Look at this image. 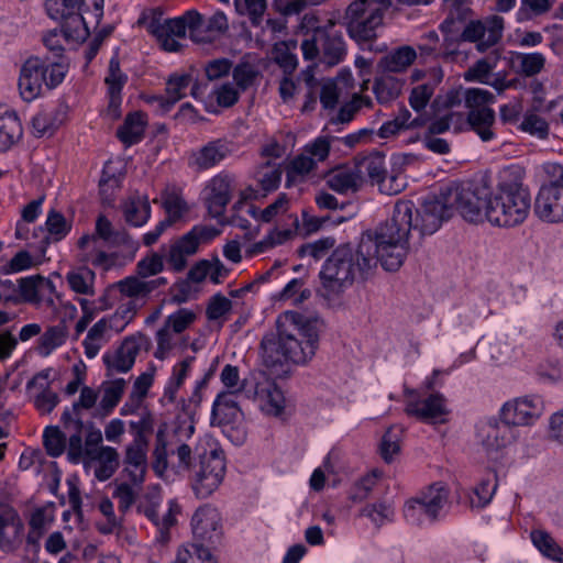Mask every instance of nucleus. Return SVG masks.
<instances>
[{"label": "nucleus", "instance_id": "obj_55", "mask_svg": "<svg viewBox=\"0 0 563 563\" xmlns=\"http://www.w3.org/2000/svg\"><path fill=\"white\" fill-rule=\"evenodd\" d=\"M272 58L283 69L285 75H291L298 66L297 56L290 51L286 42H279L274 45Z\"/></svg>", "mask_w": 563, "mask_h": 563}, {"label": "nucleus", "instance_id": "obj_14", "mask_svg": "<svg viewBox=\"0 0 563 563\" xmlns=\"http://www.w3.org/2000/svg\"><path fill=\"white\" fill-rule=\"evenodd\" d=\"M560 170V179L541 186L534 199L533 212L544 223H563V167Z\"/></svg>", "mask_w": 563, "mask_h": 563}, {"label": "nucleus", "instance_id": "obj_44", "mask_svg": "<svg viewBox=\"0 0 563 563\" xmlns=\"http://www.w3.org/2000/svg\"><path fill=\"white\" fill-rule=\"evenodd\" d=\"M402 82L394 76L386 75L376 79L373 86L374 93L379 103L395 100L401 91Z\"/></svg>", "mask_w": 563, "mask_h": 563}, {"label": "nucleus", "instance_id": "obj_31", "mask_svg": "<svg viewBox=\"0 0 563 563\" xmlns=\"http://www.w3.org/2000/svg\"><path fill=\"white\" fill-rule=\"evenodd\" d=\"M467 125L474 131L483 142H489L495 137V111L493 109H482L468 111L466 115Z\"/></svg>", "mask_w": 563, "mask_h": 563}, {"label": "nucleus", "instance_id": "obj_10", "mask_svg": "<svg viewBox=\"0 0 563 563\" xmlns=\"http://www.w3.org/2000/svg\"><path fill=\"white\" fill-rule=\"evenodd\" d=\"M104 0H46L45 8L54 20H68L81 23L85 31L96 29L103 16Z\"/></svg>", "mask_w": 563, "mask_h": 563}, {"label": "nucleus", "instance_id": "obj_40", "mask_svg": "<svg viewBox=\"0 0 563 563\" xmlns=\"http://www.w3.org/2000/svg\"><path fill=\"white\" fill-rule=\"evenodd\" d=\"M416 51L410 46H401L386 55L380 60V66L388 73H401L407 69L416 59Z\"/></svg>", "mask_w": 563, "mask_h": 563}, {"label": "nucleus", "instance_id": "obj_24", "mask_svg": "<svg viewBox=\"0 0 563 563\" xmlns=\"http://www.w3.org/2000/svg\"><path fill=\"white\" fill-rule=\"evenodd\" d=\"M229 154L230 146L227 141L213 140L191 151L188 156V165L198 172L207 170L221 163Z\"/></svg>", "mask_w": 563, "mask_h": 563}, {"label": "nucleus", "instance_id": "obj_62", "mask_svg": "<svg viewBox=\"0 0 563 563\" xmlns=\"http://www.w3.org/2000/svg\"><path fill=\"white\" fill-rule=\"evenodd\" d=\"M164 208L167 213L165 220H169L170 224L180 220L189 211V206L185 199L175 192L167 195L164 200Z\"/></svg>", "mask_w": 563, "mask_h": 563}, {"label": "nucleus", "instance_id": "obj_15", "mask_svg": "<svg viewBox=\"0 0 563 563\" xmlns=\"http://www.w3.org/2000/svg\"><path fill=\"white\" fill-rule=\"evenodd\" d=\"M225 473V461L221 453L211 450L200 455L198 470L195 473L192 488L199 498L209 497L222 483Z\"/></svg>", "mask_w": 563, "mask_h": 563}, {"label": "nucleus", "instance_id": "obj_9", "mask_svg": "<svg viewBox=\"0 0 563 563\" xmlns=\"http://www.w3.org/2000/svg\"><path fill=\"white\" fill-rule=\"evenodd\" d=\"M333 23L328 26L316 27L311 35L301 43V51L306 59H319L328 66H335L341 63L346 54L343 35L332 29Z\"/></svg>", "mask_w": 563, "mask_h": 563}, {"label": "nucleus", "instance_id": "obj_32", "mask_svg": "<svg viewBox=\"0 0 563 563\" xmlns=\"http://www.w3.org/2000/svg\"><path fill=\"white\" fill-rule=\"evenodd\" d=\"M126 81L128 76L121 70L118 57H112L109 62L108 74L104 78L110 99L109 106L111 108H118L121 104V91Z\"/></svg>", "mask_w": 563, "mask_h": 563}, {"label": "nucleus", "instance_id": "obj_2", "mask_svg": "<svg viewBox=\"0 0 563 563\" xmlns=\"http://www.w3.org/2000/svg\"><path fill=\"white\" fill-rule=\"evenodd\" d=\"M277 339L263 340V360L273 367L283 361L306 364L318 349L319 327L317 320H309L295 311H285L277 320Z\"/></svg>", "mask_w": 563, "mask_h": 563}, {"label": "nucleus", "instance_id": "obj_39", "mask_svg": "<svg viewBox=\"0 0 563 563\" xmlns=\"http://www.w3.org/2000/svg\"><path fill=\"white\" fill-rule=\"evenodd\" d=\"M99 236L95 234H86L78 240V247L84 251L81 261L90 262L92 265L101 266L108 262V255L103 251Z\"/></svg>", "mask_w": 563, "mask_h": 563}, {"label": "nucleus", "instance_id": "obj_26", "mask_svg": "<svg viewBox=\"0 0 563 563\" xmlns=\"http://www.w3.org/2000/svg\"><path fill=\"white\" fill-rule=\"evenodd\" d=\"M64 428L69 432L67 456L73 463H78L84 457V444L81 433L86 426L81 419L80 412H73V409H66L62 415Z\"/></svg>", "mask_w": 563, "mask_h": 563}, {"label": "nucleus", "instance_id": "obj_52", "mask_svg": "<svg viewBox=\"0 0 563 563\" xmlns=\"http://www.w3.org/2000/svg\"><path fill=\"white\" fill-rule=\"evenodd\" d=\"M466 0H444L448 10L445 20L440 24L442 32L450 33L454 31L456 22H462L470 12L465 4Z\"/></svg>", "mask_w": 563, "mask_h": 563}, {"label": "nucleus", "instance_id": "obj_47", "mask_svg": "<svg viewBox=\"0 0 563 563\" xmlns=\"http://www.w3.org/2000/svg\"><path fill=\"white\" fill-rule=\"evenodd\" d=\"M174 563H218L208 547L191 543L181 547Z\"/></svg>", "mask_w": 563, "mask_h": 563}, {"label": "nucleus", "instance_id": "obj_57", "mask_svg": "<svg viewBox=\"0 0 563 563\" xmlns=\"http://www.w3.org/2000/svg\"><path fill=\"white\" fill-rule=\"evenodd\" d=\"M153 283H146V280L137 277H128L118 283V288L122 295H125L130 299L146 297L153 291Z\"/></svg>", "mask_w": 563, "mask_h": 563}, {"label": "nucleus", "instance_id": "obj_37", "mask_svg": "<svg viewBox=\"0 0 563 563\" xmlns=\"http://www.w3.org/2000/svg\"><path fill=\"white\" fill-rule=\"evenodd\" d=\"M125 221L133 227H142L151 214V206L147 197L133 196L123 205Z\"/></svg>", "mask_w": 563, "mask_h": 563}, {"label": "nucleus", "instance_id": "obj_20", "mask_svg": "<svg viewBox=\"0 0 563 563\" xmlns=\"http://www.w3.org/2000/svg\"><path fill=\"white\" fill-rule=\"evenodd\" d=\"M408 399L406 401L405 412L422 421H438L448 413L444 397L437 393L424 399H418L415 390H406Z\"/></svg>", "mask_w": 563, "mask_h": 563}, {"label": "nucleus", "instance_id": "obj_63", "mask_svg": "<svg viewBox=\"0 0 563 563\" xmlns=\"http://www.w3.org/2000/svg\"><path fill=\"white\" fill-rule=\"evenodd\" d=\"M317 162L306 152L295 157L287 169V186L296 176H305L316 167Z\"/></svg>", "mask_w": 563, "mask_h": 563}, {"label": "nucleus", "instance_id": "obj_46", "mask_svg": "<svg viewBox=\"0 0 563 563\" xmlns=\"http://www.w3.org/2000/svg\"><path fill=\"white\" fill-rule=\"evenodd\" d=\"M45 287L52 290L54 285L41 275L23 277L18 280L20 296L29 302L37 301V292Z\"/></svg>", "mask_w": 563, "mask_h": 563}, {"label": "nucleus", "instance_id": "obj_58", "mask_svg": "<svg viewBox=\"0 0 563 563\" xmlns=\"http://www.w3.org/2000/svg\"><path fill=\"white\" fill-rule=\"evenodd\" d=\"M232 76L239 89L245 91L255 84L260 70L251 63H240L233 68Z\"/></svg>", "mask_w": 563, "mask_h": 563}, {"label": "nucleus", "instance_id": "obj_45", "mask_svg": "<svg viewBox=\"0 0 563 563\" xmlns=\"http://www.w3.org/2000/svg\"><path fill=\"white\" fill-rule=\"evenodd\" d=\"M60 124L62 120L55 110H43L32 119V133L36 137L52 135Z\"/></svg>", "mask_w": 563, "mask_h": 563}, {"label": "nucleus", "instance_id": "obj_1", "mask_svg": "<svg viewBox=\"0 0 563 563\" xmlns=\"http://www.w3.org/2000/svg\"><path fill=\"white\" fill-rule=\"evenodd\" d=\"M411 210L410 202L395 203L390 218L364 232L356 247L342 244L334 249L319 273L318 292L327 300L339 298L356 277H366L378 262L386 271H398L409 252Z\"/></svg>", "mask_w": 563, "mask_h": 563}, {"label": "nucleus", "instance_id": "obj_30", "mask_svg": "<svg viewBox=\"0 0 563 563\" xmlns=\"http://www.w3.org/2000/svg\"><path fill=\"white\" fill-rule=\"evenodd\" d=\"M125 388V380L117 378L113 380L104 382L101 385L102 397L96 410L95 417L104 418L112 412V410L120 402Z\"/></svg>", "mask_w": 563, "mask_h": 563}, {"label": "nucleus", "instance_id": "obj_22", "mask_svg": "<svg viewBox=\"0 0 563 563\" xmlns=\"http://www.w3.org/2000/svg\"><path fill=\"white\" fill-rule=\"evenodd\" d=\"M141 346L136 338H126L120 346L103 354L102 360L107 368V376L128 373L134 365Z\"/></svg>", "mask_w": 563, "mask_h": 563}, {"label": "nucleus", "instance_id": "obj_23", "mask_svg": "<svg viewBox=\"0 0 563 563\" xmlns=\"http://www.w3.org/2000/svg\"><path fill=\"white\" fill-rule=\"evenodd\" d=\"M476 438L485 451L490 454L506 448L512 439L510 424L504 420L487 419L476 427Z\"/></svg>", "mask_w": 563, "mask_h": 563}, {"label": "nucleus", "instance_id": "obj_61", "mask_svg": "<svg viewBox=\"0 0 563 563\" xmlns=\"http://www.w3.org/2000/svg\"><path fill=\"white\" fill-rule=\"evenodd\" d=\"M411 118L410 111L401 107L397 113V115L387 122H385L378 130V135L382 139H388L393 135L398 134L400 131L406 130L408 125V120Z\"/></svg>", "mask_w": 563, "mask_h": 563}, {"label": "nucleus", "instance_id": "obj_6", "mask_svg": "<svg viewBox=\"0 0 563 563\" xmlns=\"http://www.w3.org/2000/svg\"><path fill=\"white\" fill-rule=\"evenodd\" d=\"M391 7V0H355L345 10L350 36L358 42L372 41L383 24L384 15Z\"/></svg>", "mask_w": 563, "mask_h": 563}, {"label": "nucleus", "instance_id": "obj_53", "mask_svg": "<svg viewBox=\"0 0 563 563\" xmlns=\"http://www.w3.org/2000/svg\"><path fill=\"white\" fill-rule=\"evenodd\" d=\"M45 225L53 242L63 240L71 230V222L54 209L47 213Z\"/></svg>", "mask_w": 563, "mask_h": 563}, {"label": "nucleus", "instance_id": "obj_25", "mask_svg": "<svg viewBox=\"0 0 563 563\" xmlns=\"http://www.w3.org/2000/svg\"><path fill=\"white\" fill-rule=\"evenodd\" d=\"M23 521L18 511L4 506L0 508V549L4 552L14 551L22 541Z\"/></svg>", "mask_w": 563, "mask_h": 563}, {"label": "nucleus", "instance_id": "obj_17", "mask_svg": "<svg viewBox=\"0 0 563 563\" xmlns=\"http://www.w3.org/2000/svg\"><path fill=\"white\" fill-rule=\"evenodd\" d=\"M543 413V401L539 396H525L507 401L500 409V417L510 426H529Z\"/></svg>", "mask_w": 563, "mask_h": 563}, {"label": "nucleus", "instance_id": "obj_7", "mask_svg": "<svg viewBox=\"0 0 563 563\" xmlns=\"http://www.w3.org/2000/svg\"><path fill=\"white\" fill-rule=\"evenodd\" d=\"M450 490L441 482L433 483L406 501L402 512L407 522L421 526L426 521L435 522L449 505Z\"/></svg>", "mask_w": 563, "mask_h": 563}, {"label": "nucleus", "instance_id": "obj_12", "mask_svg": "<svg viewBox=\"0 0 563 563\" xmlns=\"http://www.w3.org/2000/svg\"><path fill=\"white\" fill-rule=\"evenodd\" d=\"M219 234L220 230L212 225L197 224L169 247H162L163 257L175 272H181L187 265V257L196 254L201 243H207Z\"/></svg>", "mask_w": 563, "mask_h": 563}, {"label": "nucleus", "instance_id": "obj_21", "mask_svg": "<svg viewBox=\"0 0 563 563\" xmlns=\"http://www.w3.org/2000/svg\"><path fill=\"white\" fill-rule=\"evenodd\" d=\"M139 512L143 514L157 528V541L166 543L170 539L169 529L176 523V515L180 509L175 500L168 503V508L162 515L159 514V501L147 500L137 506Z\"/></svg>", "mask_w": 563, "mask_h": 563}, {"label": "nucleus", "instance_id": "obj_33", "mask_svg": "<svg viewBox=\"0 0 563 563\" xmlns=\"http://www.w3.org/2000/svg\"><path fill=\"white\" fill-rule=\"evenodd\" d=\"M325 184L335 192L346 194L349 191H356L360 188L362 177L356 170L339 168L327 176Z\"/></svg>", "mask_w": 563, "mask_h": 563}, {"label": "nucleus", "instance_id": "obj_29", "mask_svg": "<svg viewBox=\"0 0 563 563\" xmlns=\"http://www.w3.org/2000/svg\"><path fill=\"white\" fill-rule=\"evenodd\" d=\"M23 135L21 121L15 111L7 110L0 115V152H7Z\"/></svg>", "mask_w": 563, "mask_h": 563}, {"label": "nucleus", "instance_id": "obj_8", "mask_svg": "<svg viewBox=\"0 0 563 563\" xmlns=\"http://www.w3.org/2000/svg\"><path fill=\"white\" fill-rule=\"evenodd\" d=\"M446 207L452 213L459 211L470 222L488 221V205L492 192L486 187L451 185L443 189Z\"/></svg>", "mask_w": 563, "mask_h": 563}, {"label": "nucleus", "instance_id": "obj_13", "mask_svg": "<svg viewBox=\"0 0 563 563\" xmlns=\"http://www.w3.org/2000/svg\"><path fill=\"white\" fill-rule=\"evenodd\" d=\"M399 202H410L412 205L410 230L417 229L422 235L433 234L443 221L453 216L451 208L446 207L443 189L439 197L426 199L419 211L416 210L413 202L410 200H399L396 203Z\"/></svg>", "mask_w": 563, "mask_h": 563}, {"label": "nucleus", "instance_id": "obj_27", "mask_svg": "<svg viewBox=\"0 0 563 563\" xmlns=\"http://www.w3.org/2000/svg\"><path fill=\"white\" fill-rule=\"evenodd\" d=\"M51 375L49 369H44L33 376L27 382L26 388H38L40 393L34 398V406L41 413H49L59 402L58 395L49 389L48 378Z\"/></svg>", "mask_w": 563, "mask_h": 563}, {"label": "nucleus", "instance_id": "obj_11", "mask_svg": "<svg viewBox=\"0 0 563 563\" xmlns=\"http://www.w3.org/2000/svg\"><path fill=\"white\" fill-rule=\"evenodd\" d=\"M242 390L247 398L258 402L263 412L277 417L285 408V397L277 384L262 371L252 372L242 380Z\"/></svg>", "mask_w": 563, "mask_h": 563}, {"label": "nucleus", "instance_id": "obj_64", "mask_svg": "<svg viewBox=\"0 0 563 563\" xmlns=\"http://www.w3.org/2000/svg\"><path fill=\"white\" fill-rule=\"evenodd\" d=\"M378 479V473L373 471L372 473L362 477L354 484L350 493V499L354 503H360L366 499L376 486Z\"/></svg>", "mask_w": 563, "mask_h": 563}, {"label": "nucleus", "instance_id": "obj_60", "mask_svg": "<svg viewBox=\"0 0 563 563\" xmlns=\"http://www.w3.org/2000/svg\"><path fill=\"white\" fill-rule=\"evenodd\" d=\"M43 441L49 456H59L65 451L66 438L58 427H47L43 434Z\"/></svg>", "mask_w": 563, "mask_h": 563}, {"label": "nucleus", "instance_id": "obj_18", "mask_svg": "<svg viewBox=\"0 0 563 563\" xmlns=\"http://www.w3.org/2000/svg\"><path fill=\"white\" fill-rule=\"evenodd\" d=\"M195 542L207 547L216 544L222 536L221 518L218 510L210 505L199 507L191 518Z\"/></svg>", "mask_w": 563, "mask_h": 563}, {"label": "nucleus", "instance_id": "obj_42", "mask_svg": "<svg viewBox=\"0 0 563 563\" xmlns=\"http://www.w3.org/2000/svg\"><path fill=\"white\" fill-rule=\"evenodd\" d=\"M531 540L534 547L548 559L563 562V550L556 541L544 530H533Z\"/></svg>", "mask_w": 563, "mask_h": 563}, {"label": "nucleus", "instance_id": "obj_56", "mask_svg": "<svg viewBox=\"0 0 563 563\" xmlns=\"http://www.w3.org/2000/svg\"><path fill=\"white\" fill-rule=\"evenodd\" d=\"M463 99L468 111L490 109L488 104L495 102V96L488 90L481 88L465 89Z\"/></svg>", "mask_w": 563, "mask_h": 563}, {"label": "nucleus", "instance_id": "obj_43", "mask_svg": "<svg viewBox=\"0 0 563 563\" xmlns=\"http://www.w3.org/2000/svg\"><path fill=\"white\" fill-rule=\"evenodd\" d=\"M247 214L257 221L265 223L271 222L277 216L284 214L289 209V199L286 194H279L277 199L268 205L264 210H260L256 206L247 208Z\"/></svg>", "mask_w": 563, "mask_h": 563}, {"label": "nucleus", "instance_id": "obj_54", "mask_svg": "<svg viewBox=\"0 0 563 563\" xmlns=\"http://www.w3.org/2000/svg\"><path fill=\"white\" fill-rule=\"evenodd\" d=\"M137 312V305L133 299L121 303L115 312L109 318V329L121 332L134 319Z\"/></svg>", "mask_w": 563, "mask_h": 563}, {"label": "nucleus", "instance_id": "obj_36", "mask_svg": "<svg viewBox=\"0 0 563 563\" xmlns=\"http://www.w3.org/2000/svg\"><path fill=\"white\" fill-rule=\"evenodd\" d=\"M145 121L142 112L129 114L118 129L117 136L126 146L139 143L144 134Z\"/></svg>", "mask_w": 563, "mask_h": 563}, {"label": "nucleus", "instance_id": "obj_35", "mask_svg": "<svg viewBox=\"0 0 563 563\" xmlns=\"http://www.w3.org/2000/svg\"><path fill=\"white\" fill-rule=\"evenodd\" d=\"M547 58L540 52L521 53L512 55V65L516 71L525 77H534L541 74L545 67Z\"/></svg>", "mask_w": 563, "mask_h": 563}, {"label": "nucleus", "instance_id": "obj_34", "mask_svg": "<svg viewBox=\"0 0 563 563\" xmlns=\"http://www.w3.org/2000/svg\"><path fill=\"white\" fill-rule=\"evenodd\" d=\"M191 82L189 75L172 76L166 82V95L155 98L164 111H168L176 102L186 96Z\"/></svg>", "mask_w": 563, "mask_h": 563}, {"label": "nucleus", "instance_id": "obj_59", "mask_svg": "<svg viewBox=\"0 0 563 563\" xmlns=\"http://www.w3.org/2000/svg\"><path fill=\"white\" fill-rule=\"evenodd\" d=\"M435 91L434 82H423L411 89L409 104L416 112L426 109Z\"/></svg>", "mask_w": 563, "mask_h": 563}, {"label": "nucleus", "instance_id": "obj_41", "mask_svg": "<svg viewBox=\"0 0 563 563\" xmlns=\"http://www.w3.org/2000/svg\"><path fill=\"white\" fill-rule=\"evenodd\" d=\"M194 361V356H188L174 366L173 375L164 390V398L169 402H174L176 400V395L188 376Z\"/></svg>", "mask_w": 563, "mask_h": 563}, {"label": "nucleus", "instance_id": "obj_16", "mask_svg": "<svg viewBox=\"0 0 563 563\" xmlns=\"http://www.w3.org/2000/svg\"><path fill=\"white\" fill-rule=\"evenodd\" d=\"M233 190L234 177L227 173H220L207 183L202 191L203 203L212 218L221 219L224 217Z\"/></svg>", "mask_w": 563, "mask_h": 563}, {"label": "nucleus", "instance_id": "obj_4", "mask_svg": "<svg viewBox=\"0 0 563 563\" xmlns=\"http://www.w3.org/2000/svg\"><path fill=\"white\" fill-rule=\"evenodd\" d=\"M531 199L518 181H501L490 195L488 222L498 227H516L528 217Z\"/></svg>", "mask_w": 563, "mask_h": 563}, {"label": "nucleus", "instance_id": "obj_51", "mask_svg": "<svg viewBox=\"0 0 563 563\" xmlns=\"http://www.w3.org/2000/svg\"><path fill=\"white\" fill-rule=\"evenodd\" d=\"M495 67L496 58H482L468 67L463 77L466 81L486 85L490 77H493V70Z\"/></svg>", "mask_w": 563, "mask_h": 563}, {"label": "nucleus", "instance_id": "obj_38", "mask_svg": "<svg viewBox=\"0 0 563 563\" xmlns=\"http://www.w3.org/2000/svg\"><path fill=\"white\" fill-rule=\"evenodd\" d=\"M239 393H243L242 384L239 389L220 393L212 406V418L218 419L219 422H222L228 417L235 418L236 413L240 411L236 401Z\"/></svg>", "mask_w": 563, "mask_h": 563}, {"label": "nucleus", "instance_id": "obj_50", "mask_svg": "<svg viewBox=\"0 0 563 563\" xmlns=\"http://www.w3.org/2000/svg\"><path fill=\"white\" fill-rule=\"evenodd\" d=\"M67 328L65 324L49 327L40 339L38 352L43 356L51 354L53 350L64 344L67 339Z\"/></svg>", "mask_w": 563, "mask_h": 563}, {"label": "nucleus", "instance_id": "obj_49", "mask_svg": "<svg viewBox=\"0 0 563 563\" xmlns=\"http://www.w3.org/2000/svg\"><path fill=\"white\" fill-rule=\"evenodd\" d=\"M95 273L88 267H81L71 271L67 274L66 279L71 288L77 294L93 295Z\"/></svg>", "mask_w": 563, "mask_h": 563}, {"label": "nucleus", "instance_id": "obj_19", "mask_svg": "<svg viewBox=\"0 0 563 563\" xmlns=\"http://www.w3.org/2000/svg\"><path fill=\"white\" fill-rule=\"evenodd\" d=\"M504 19L494 15L486 21H471L464 27L461 37L465 42L476 43L479 52H485L494 46L501 37Z\"/></svg>", "mask_w": 563, "mask_h": 563}, {"label": "nucleus", "instance_id": "obj_5", "mask_svg": "<svg viewBox=\"0 0 563 563\" xmlns=\"http://www.w3.org/2000/svg\"><path fill=\"white\" fill-rule=\"evenodd\" d=\"M66 71V66L60 62L37 56L29 57L21 66L18 82L22 99L33 101L45 89L57 87L64 80Z\"/></svg>", "mask_w": 563, "mask_h": 563}, {"label": "nucleus", "instance_id": "obj_28", "mask_svg": "<svg viewBox=\"0 0 563 563\" xmlns=\"http://www.w3.org/2000/svg\"><path fill=\"white\" fill-rule=\"evenodd\" d=\"M55 518V504L47 503L42 507L35 508L30 517L27 542L36 544L42 536L48 530Z\"/></svg>", "mask_w": 563, "mask_h": 563}, {"label": "nucleus", "instance_id": "obj_3", "mask_svg": "<svg viewBox=\"0 0 563 563\" xmlns=\"http://www.w3.org/2000/svg\"><path fill=\"white\" fill-rule=\"evenodd\" d=\"M148 29L164 51L179 52L184 47L179 40L185 38L187 31L194 42L211 43L229 30V22L221 11L206 20L198 11L188 10L180 16L163 22L153 20Z\"/></svg>", "mask_w": 563, "mask_h": 563}, {"label": "nucleus", "instance_id": "obj_48", "mask_svg": "<svg viewBox=\"0 0 563 563\" xmlns=\"http://www.w3.org/2000/svg\"><path fill=\"white\" fill-rule=\"evenodd\" d=\"M282 174L280 166L268 161L257 169L255 177L261 189L271 192L279 187Z\"/></svg>", "mask_w": 563, "mask_h": 563}]
</instances>
